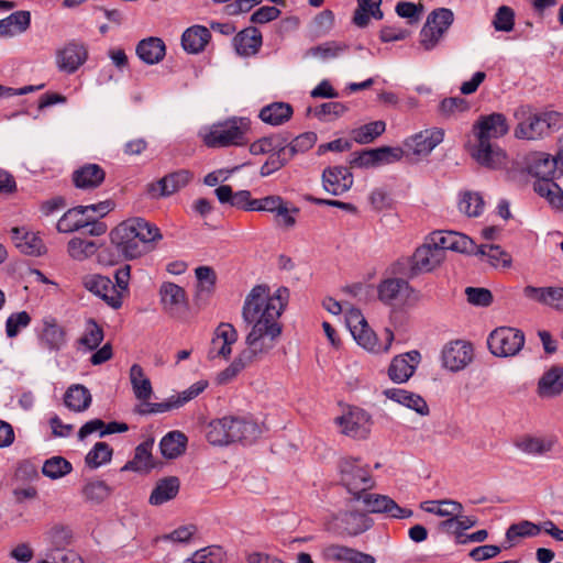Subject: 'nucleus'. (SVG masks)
Returning a JSON list of instances; mask_svg holds the SVG:
<instances>
[{
  "label": "nucleus",
  "mask_w": 563,
  "mask_h": 563,
  "mask_svg": "<svg viewBox=\"0 0 563 563\" xmlns=\"http://www.w3.org/2000/svg\"><path fill=\"white\" fill-rule=\"evenodd\" d=\"M443 261L444 257L441 251L435 249L428 238L427 242L419 246L411 256L410 276L413 277L422 273H430Z\"/></svg>",
  "instance_id": "4468645a"
},
{
  "label": "nucleus",
  "mask_w": 563,
  "mask_h": 563,
  "mask_svg": "<svg viewBox=\"0 0 563 563\" xmlns=\"http://www.w3.org/2000/svg\"><path fill=\"white\" fill-rule=\"evenodd\" d=\"M371 164L372 167H377L385 164H391L399 161L402 157V151L390 146H382L377 148H371Z\"/></svg>",
  "instance_id": "69168bd1"
},
{
  "label": "nucleus",
  "mask_w": 563,
  "mask_h": 563,
  "mask_svg": "<svg viewBox=\"0 0 563 563\" xmlns=\"http://www.w3.org/2000/svg\"><path fill=\"white\" fill-rule=\"evenodd\" d=\"M434 247L441 251L445 258L446 251L459 253H473L475 243L467 235L455 231H435L429 235Z\"/></svg>",
  "instance_id": "ddd939ff"
},
{
  "label": "nucleus",
  "mask_w": 563,
  "mask_h": 563,
  "mask_svg": "<svg viewBox=\"0 0 563 563\" xmlns=\"http://www.w3.org/2000/svg\"><path fill=\"white\" fill-rule=\"evenodd\" d=\"M263 43L261 31L255 26H249L239 32L233 44L240 56L249 57L257 54Z\"/></svg>",
  "instance_id": "a878e982"
},
{
  "label": "nucleus",
  "mask_w": 563,
  "mask_h": 563,
  "mask_svg": "<svg viewBox=\"0 0 563 563\" xmlns=\"http://www.w3.org/2000/svg\"><path fill=\"white\" fill-rule=\"evenodd\" d=\"M526 342L525 333L516 328L499 327L490 332L487 345L492 354L498 357L517 355Z\"/></svg>",
  "instance_id": "423d86ee"
},
{
  "label": "nucleus",
  "mask_w": 563,
  "mask_h": 563,
  "mask_svg": "<svg viewBox=\"0 0 563 563\" xmlns=\"http://www.w3.org/2000/svg\"><path fill=\"white\" fill-rule=\"evenodd\" d=\"M88 217H85L84 210L78 206L68 209L56 224L60 233H73L87 227Z\"/></svg>",
  "instance_id": "49530a36"
},
{
  "label": "nucleus",
  "mask_w": 563,
  "mask_h": 563,
  "mask_svg": "<svg viewBox=\"0 0 563 563\" xmlns=\"http://www.w3.org/2000/svg\"><path fill=\"white\" fill-rule=\"evenodd\" d=\"M135 53L143 63L155 65L164 59L166 45L162 38L150 36L137 43Z\"/></svg>",
  "instance_id": "cd10ccee"
},
{
  "label": "nucleus",
  "mask_w": 563,
  "mask_h": 563,
  "mask_svg": "<svg viewBox=\"0 0 563 563\" xmlns=\"http://www.w3.org/2000/svg\"><path fill=\"white\" fill-rule=\"evenodd\" d=\"M473 358V346L471 343L456 340L448 343L442 350L443 366L452 372L463 369Z\"/></svg>",
  "instance_id": "dca6fc26"
},
{
  "label": "nucleus",
  "mask_w": 563,
  "mask_h": 563,
  "mask_svg": "<svg viewBox=\"0 0 563 563\" xmlns=\"http://www.w3.org/2000/svg\"><path fill=\"white\" fill-rule=\"evenodd\" d=\"M473 253H475L476 255H481L482 257H487L489 264L494 267H509L511 265V256L507 252H505L499 245L482 244L477 246L475 244Z\"/></svg>",
  "instance_id": "3c124183"
},
{
  "label": "nucleus",
  "mask_w": 563,
  "mask_h": 563,
  "mask_svg": "<svg viewBox=\"0 0 563 563\" xmlns=\"http://www.w3.org/2000/svg\"><path fill=\"white\" fill-rule=\"evenodd\" d=\"M82 287L100 297L112 309L122 307L121 296L115 292L112 280L100 274H88L81 278Z\"/></svg>",
  "instance_id": "9d476101"
},
{
  "label": "nucleus",
  "mask_w": 563,
  "mask_h": 563,
  "mask_svg": "<svg viewBox=\"0 0 563 563\" xmlns=\"http://www.w3.org/2000/svg\"><path fill=\"white\" fill-rule=\"evenodd\" d=\"M249 129V119L234 117L212 124L203 135V142L208 147L243 146L247 143Z\"/></svg>",
  "instance_id": "20e7f679"
},
{
  "label": "nucleus",
  "mask_w": 563,
  "mask_h": 563,
  "mask_svg": "<svg viewBox=\"0 0 563 563\" xmlns=\"http://www.w3.org/2000/svg\"><path fill=\"white\" fill-rule=\"evenodd\" d=\"M71 471V463L63 456H52L47 459L42 466L43 475L51 479L62 478Z\"/></svg>",
  "instance_id": "4d7b16f0"
},
{
  "label": "nucleus",
  "mask_w": 563,
  "mask_h": 563,
  "mask_svg": "<svg viewBox=\"0 0 563 563\" xmlns=\"http://www.w3.org/2000/svg\"><path fill=\"white\" fill-rule=\"evenodd\" d=\"M231 443H252L261 433L257 423L240 417H227Z\"/></svg>",
  "instance_id": "b1692460"
},
{
  "label": "nucleus",
  "mask_w": 563,
  "mask_h": 563,
  "mask_svg": "<svg viewBox=\"0 0 563 563\" xmlns=\"http://www.w3.org/2000/svg\"><path fill=\"white\" fill-rule=\"evenodd\" d=\"M545 132L544 120L541 119V115L530 114L517 125L515 135L518 139L536 140L541 137Z\"/></svg>",
  "instance_id": "09e8293b"
},
{
  "label": "nucleus",
  "mask_w": 563,
  "mask_h": 563,
  "mask_svg": "<svg viewBox=\"0 0 563 563\" xmlns=\"http://www.w3.org/2000/svg\"><path fill=\"white\" fill-rule=\"evenodd\" d=\"M290 161V157H288L287 152L282 145L269 154L266 162L262 165L260 173L264 177L269 176L273 173L283 168Z\"/></svg>",
  "instance_id": "338daca9"
},
{
  "label": "nucleus",
  "mask_w": 563,
  "mask_h": 563,
  "mask_svg": "<svg viewBox=\"0 0 563 563\" xmlns=\"http://www.w3.org/2000/svg\"><path fill=\"white\" fill-rule=\"evenodd\" d=\"M211 38L210 31L202 25L188 27L181 35V46L189 54H198L205 49Z\"/></svg>",
  "instance_id": "2f4dec72"
},
{
  "label": "nucleus",
  "mask_w": 563,
  "mask_h": 563,
  "mask_svg": "<svg viewBox=\"0 0 563 563\" xmlns=\"http://www.w3.org/2000/svg\"><path fill=\"white\" fill-rule=\"evenodd\" d=\"M346 49H347V45H345L343 43H338V42L331 41V42H325L321 45L310 47L306 52V56L318 57V58L325 60V59L338 57L341 53H343Z\"/></svg>",
  "instance_id": "680f3d73"
},
{
  "label": "nucleus",
  "mask_w": 563,
  "mask_h": 563,
  "mask_svg": "<svg viewBox=\"0 0 563 563\" xmlns=\"http://www.w3.org/2000/svg\"><path fill=\"white\" fill-rule=\"evenodd\" d=\"M526 169L536 180L559 178L558 161L550 154L534 152L526 158Z\"/></svg>",
  "instance_id": "f3484780"
},
{
  "label": "nucleus",
  "mask_w": 563,
  "mask_h": 563,
  "mask_svg": "<svg viewBox=\"0 0 563 563\" xmlns=\"http://www.w3.org/2000/svg\"><path fill=\"white\" fill-rule=\"evenodd\" d=\"M197 277V289L195 300L197 305L206 303L210 295L213 292L216 285V273L209 266H199L195 271Z\"/></svg>",
  "instance_id": "4c0bfd02"
},
{
  "label": "nucleus",
  "mask_w": 563,
  "mask_h": 563,
  "mask_svg": "<svg viewBox=\"0 0 563 563\" xmlns=\"http://www.w3.org/2000/svg\"><path fill=\"white\" fill-rule=\"evenodd\" d=\"M91 400L89 389L80 384L71 385L64 395L65 406L75 412H81L88 409Z\"/></svg>",
  "instance_id": "79ce46f5"
},
{
  "label": "nucleus",
  "mask_w": 563,
  "mask_h": 563,
  "mask_svg": "<svg viewBox=\"0 0 563 563\" xmlns=\"http://www.w3.org/2000/svg\"><path fill=\"white\" fill-rule=\"evenodd\" d=\"M162 309L173 318H179L188 309L185 289L172 282H164L158 289Z\"/></svg>",
  "instance_id": "1a4fd4ad"
},
{
  "label": "nucleus",
  "mask_w": 563,
  "mask_h": 563,
  "mask_svg": "<svg viewBox=\"0 0 563 563\" xmlns=\"http://www.w3.org/2000/svg\"><path fill=\"white\" fill-rule=\"evenodd\" d=\"M483 208V197L477 192H464L459 202L460 211L468 217H478Z\"/></svg>",
  "instance_id": "774afa93"
},
{
  "label": "nucleus",
  "mask_w": 563,
  "mask_h": 563,
  "mask_svg": "<svg viewBox=\"0 0 563 563\" xmlns=\"http://www.w3.org/2000/svg\"><path fill=\"white\" fill-rule=\"evenodd\" d=\"M444 131L439 128L428 129L416 133L405 141V146L415 155H428L443 141Z\"/></svg>",
  "instance_id": "5701e85b"
},
{
  "label": "nucleus",
  "mask_w": 563,
  "mask_h": 563,
  "mask_svg": "<svg viewBox=\"0 0 563 563\" xmlns=\"http://www.w3.org/2000/svg\"><path fill=\"white\" fill-rule=\"evenodd\" d=\"M294 114V109L288 102H272L263 107L258 118L266 124L278 126L288 122Z\"/></svg>",
  "instance_id": "473e14b6"
},
{
  "label": "nucleus",
  "mask_w": 563,
  "mask_h": 563,
  "mask_svg": "<svg viewBox=\"0 0 563 563\" xmlns=\"http://www.w3.org/2000/svg\"><path fill=\"white\" fill-rule=\"evenodd\" d=\"M371 164L372 167H377L385 164H391L399 161L402 157V151L390 146H382L377 148H371Z\"/></svg>",
  "instance_id": "0e129e2a"
},
{
  "label": "nucleus",
  "mask_w": 563,
  "mask_h": 563,
  "mask_svg": "<svg viewBox=\"0 0 563 563\" xmlns=\"http://www.w3.org/2000/svg\"><path fill=\"white\" fill-rule=\"evenodd\" d=\"M346 324L358 345L372 353H386L394 341L390 329H384V343L379 342L376 333L368 327L367 321L357 308H350L346 312Z\"/></svg>",
  "instance_id": "7ed1b4c3"
},
{
  "label": "nucleus",
  "mask_w": 563,
  "mask_h": 563,
  "mask_svg": "<svg viewBox=\"0 0 563 563\" xmlns=\"http://www.w3.org/2000/svg\"><path fill=\"white\" fill-rule=\"evenodd\" d=\"M555 444L552 438L525 435L516 442V446L530 455H543L550 452Z\"/></svg>",
  "instance_id": "c03bdc74"
},
{
  "label": "nucleus",
  "mask_w": 563,
  "mask_h": 563,
  "mask_svg": "<svg viewBox=\"0 0 563 563\" xmlns=\"http://www.w3.org/2000/svg\"><path fill=\"white\" fill-rule=\"evenodd\" d=\"M453 21L454 14L450 9L438 8L431 11L420 31V45L426 51L433 49L452 25Z\"/></svg>",
  "instance_id": "0eeeda50"
},
{
  "label": "nucleus",
  "mask_w": 563,
  "mask_h": 563,
  "mask_svg": "<svg viewBox=\"0 0 563 563\" xmlns=\"http://www.w3.org/2000/svg\"><path fill=\"white\" fill-rule=\"evenodd\" d=\"M88 57L87 47L82 43L71 41L57 53V64L60 70L75 73Z\"/></svg>",
  "instance_id": "4be33fe9"
},
{
  "label": "nucleus",
  "mask_w": 563,
  "mask_h": 563,
  "mask_svg": "<svg viewBox=\"0 0 563 563\" xmlns=\"http://www.w3.org/2000/svg\"><path fill=\"white\" fill-rule=\"evenodd\" d=\"M41 341L51 351H58L65 344V330L57 323L54 317L48 316L43 319Z\"/></svg>",
  "instance_id": "72a5a7b5"
},
{
  "label": "nucleus",
  "mask_w": 563,
  "mask_h": 563,
  "mask_svg": "<svg viewBox=\"0 0 563 563\" xmlns=\"http://www.w3.org/2000/svg\"><path fill=\"white\" fill-rule=\"evenodd\" d=\"M420 361L421 355L417 350L396 355L388 367L389 378L397 384L407 382L413 375Z\"/></svg>",
  "instance_id": "6ab92c4d"
},
{
  "label": "nucleus",
  "mask_w": 563,
  "mask_h": 563,
  "mask_svg": "<svg viewBox=\"0 0 563 563\" xmlns=\"http://www.w3.org/2000/svg\"><path fill=\"white\" fill-rule=\"evenodd\" d=\"M238 331L231 323H220L211 342V352L216 351V356L228 360L232 353V345L238 341Z\"/></svg>",
  "instance_id": "393cba45"
},
{
  "label": "nucleus",
  "mask_w": 563,
  "mask_h": 563,
  "mask_svg": "<svg viewBox=\"0 0 563 563\" xmlns=\"http://www.w3.org/2000/svg\"><path fill=\"white\" fill-rule=\"evenodd\" d=\"M154 445L153 439H147L135 448L134 456L129 461L123 470H131L135 472H148L154 467L152 449Z\"/></svg>",
  "instance_id": "e433bc0d"
},
{
  "label": "nucleus",
  "mask_w": 563,
  "mask_h": 563,
  "mask_svg": "<svg viewBox=\"0 0 563 563\" xmlns=\"http://www.w3.org/2000/svg\"><path fill=\"white\" fill-rule=\"evenodd\" d=\"M11 234L15 246L22 253L38 256L45 252V245L37 234L27 232L24 228H12Z\"/></svg>",
  "instance_id": "c756f323"
},
{
  "label": "nucleus",
  "mask_w": 563,
  "mask_h": 563,
  "mask_svg": "<svg viewBox=\"0 0 563 563\" xmlns=\"http://www.w3.org/2000/svg\"><path fill=\"white\" fill-rule=\"evenodd\" d=\"M334 519L340 533L346 536L361 534L371 527L368 517L357 511L341 512Z\"/></svg>",
  "instance_id": "c85d7f7f"
},
{
  "label": "nucleus",
  "mask_w": 563,
  "mask_h": 563,
  "mask_svg": "<svg viewBox=\"0 0 563 563\" xmlns=\"http://www.w3.org/2000/svg\"><path fill=\"white\" fill-rule=\"evenodd\" d=\"M228 423L227 417L209 422L206 429V439L210 444L219 446L231 444Z\"/></svg>",
  "instance_id": "864d4df0"
},
{
  "label": "nucleus",
  "mask_w": 563,
  "mask_h": 563,
  "mask_svg": "<svg viewBox=\"0 0 563 563\" xmlns=\"http://www.w3.org/2000/svg\"><path fill=\"white\" fill-rule=\"evenodd\" d=\"M341 432L353 439H366L371 432V416L360 408H353L335 419Z\"/></svg>",
  "instance_id": "f8f14e48"
},
{
  "label": "nucleus",
  "mask_w": 563,
  "mask_h": 563,
  "mask_svg": "<svg viewBox=\"0 0 563 563\" xmlns=\"http://www.w3.org/2000/svg\"><path fill=\"white\" fill-rule=\"evenodd\" d=\"M420 508L426 512L434 514L439 517L459 515L463 510L461 503L451 499L422 501Z\"/></svg>",
  "instance_id": "603ef678"
},
{
  "label": "nucleus",
  "mask_w": 563,
  "mask_h": 563,
  "mask_svg": "<svg viewBox=\"0 0 563 563\" xmlns=\"http://www.w3.org/2000/svg\"><path fill=\"white\" fill-rule=\"evenodd\" d=\"M384 394L388 399L406 406L407 408L415 410L421 416H427L430 412L426 400L412 391H408L401 388H389L386 389Z\"/></svg>",
  "instance_id": "7c9ffc66"
},
{
  "label": "nucleus",
  "mask_w": 563,
  "mask_h": 563,
  "mask_svg": "<svg viewBox=\"0 0 563 563\" xmlns=\"http://www.w3.org/2000/svg\"><path fill=\"white\" fill-rule=\"evenodd\" d=\"M386 130V123L382 120L373 121L352 131L353 141L358 144H368L380 136Z\"/></svg>",
  "instance_id": "6e6d98bb"
},
{
  "label": "nucleus",
  "mask_w": 563,
  "mask_h": 563,
  "mask_svg": "<svg viewBox=\"0 0 563 563\" xmlns=\"http://www.w3.org/2000/svg\"><path fill=\"white\" fill-rule=\"evenodd\" d=\"M318 137L314 132H305L296 136L289 144H284L283 147L292 159L297 154H302L313 147Z\"/></svg>",
  "instance_id": "052dcab7"
},
{
  "label": "nucleus",
  "mask_w": 563,
  "mask_h": 563,
  "mask_svg": "<svg viewBox=\"0 0 563 563\" xmlns=\"http://www.w3.org/2000/svg\"><path fill=\"white\" fill-rule=\"evenodd\" d=\"M159 229L143 218L121 222L110 233V240L126 260H135L152 252L162 240Z\"/></svg>",
  "instance_id": "f03ea898"
},
{
  "label": "nucleus",
  "mask_w": 563,
  "mask_h": 563,
  "mask_svg": "<svg viewBox=\"0 0 563 563\" xmlns=\"http://www.w3.org/2000/svg\"><path fill=\"white\" fill-rule=\"evenodd\" d=\"M533 189L540 197L544 198L554 210H563V189L554 179L536 180Z\"/></svg>",
  "instance_id": "ea45409f"
},
{
  "label": "nucleus",
  "mask_w": 563,
  "mask_h": 563,
  "mask_svg": "<svg viewBox=\"0 0 563 563\" xmlns=\"http://www.w3.org/2000/svg\"><path fill=\"white\" fill-rule=\"evenodd\" d=\"M371 164L372 167H377L385 164H391L399 161L402 157V151L390 146H382L377 148H371Z\"/></svg>",
  "instance_id": "e2e57ef3"
},
{
  "label": "nucleus",
  "mask_w": 563,
  "mask_h": 563,
  "mask_svg": "<svg viewBox=\"0 0 563 563\" xmlns=\"http://www.w3.org/2000/svg\"><path fill=\"white\" fill-rule=\"evenodd\" d=\"M180 487V482L176 476H169L159 479L150 496V504L154 506L163 505L174 499Z\"/></svg>",
  "instance_id": "f704fd0d"
},
{
  "label": "nucleus",
  "mask_w": 563,
  "mask_h": 563,
  "mask_svg": "<svg viewBox=\"0 0 563 563\" xmlns=\"http://www.w3.org/2000/svg\"><path fill=\"white\" fill-rule=\"evenodd\" d=\"M130 382L134 396L139 400H148L153 394L151 380L145 376L141 365L133 364L130 368Z\"/></svg>",
  "instance_id": "de8ad7c7"
},
{
  "label": "nucleus",
  "mask_w": 563,
  "mask_h": 563,
  "mask_svg": "<svg viewBox=\"0 0 563 563\" xmlns=\"http://www.w3.org/2000/svg\"><path fill=\"white\" fill-rule=\"evenodd\" d=\"M471 155L481 166L489 169H501L507 165L505 151L493 142L475 144L472 147Z\"/></svg>",
  "instance_id": "412c9836"
},
{
  "label": "nucleus",
  "mask_w": 563,
  "mask_h": 563,
  "mask_svg": "<svg viewBox=\"0 0 563 563\" xmlns=\"http://www.w3.org/2000/svg\"><path fill=\"white\" fill-rule=\"evenodd\" d=\"M540 526L528 520H523L519 523H514L506 531V540L508 544L504 545L503 548L509 549L512 547V542L517 538L536 537L540 533Z\"/></svg>",
  "instance_id": "13d9d810"
},
{
  "label": "nucleus",
  "mask_w": 563,
  "mask_h": 563,
  "mask_svg": "<svg viewBox=\"0 0 563 563\" xmlns=\"http://www.w3.org/2000/svg\"><path fill=\"white\" fill-rule=\"evenodd\" d=\"M322 185L325 191L341 196L353 185V175L347 167L330 166L322 173Z\"/></svg>",
  "instance_id": "aec40b11"
},
{
  "label": "nucleus",
  "mask_w": 563,
  "mask_h": 563,
  "mask_svg": "<svg viewBox=\"0 0 563 563\" xmlns=\"http://www.w3.org/2000/svg\"><path fill=\"white\" fill-rule=\"evenodd\" d=\"M112 448L106 442H97L85 457L86 465L90 468H98L111 461Z\"/></svg>",
  "instance_id": "bf43d9fd"
},
{
  "label": "nucleus",
  "mask_w": 563,
  "mask_h": 563,
  "mask_svg": "<svg viewBox=\"0 0 563 563\" xmlns=\"http://www.w3.org/2000/svg\"><path fill=\"white\" fill-rule=\"evenodd\" d=\"M363 500L366 509L372 514H385L390 518L405 519L412 516V510L400 507L394 499L386 495L369 494L365 492Z\"/></svg>",
  "instance_id": "2eb2a0df"
},
{
  "label": "nucleus",
  "mask_w": 563,
  "mask_h": 563,
  "mask_svg": "<svg viewBox=\"0 0 563 563\" xmlns=\"http://www.w3.org/2000/svg\"><path fill=\"white\" fill-rule=\"evenodd\" d=\"M192 177V173L188 169H179L164 176L156 183L150 184L147 191L153 197H168L186 187Z\"/></svg>",
  "instance_id": "a211bd4d"
},
{
  "label": "nucleus",
  "mask_w": 563,
  "mask_h": 563,
  "mask_svg": "<svg viewBox=\"0 0 563 563\" xmlns=\"http://www.w3.org/2000/svg\"><path fill=\"white\" fill-rule=\"evenodd\" d=\"M289 292L285 287L271 295L266 285H256L245 298L242 318L253 324L245 338L246 346L235 356L228 367L217 375V383L225 385L243 369L261 361L277 344L283 332L279 318L288 302Z\"/></svg>",
  "instance_id": "f257e3e1"
},
{
  "label": "nucleus",
  "mask_w": 563,
  "mask_h": 563,
  "mask_svg": "<svg viewBox=\"0 0 563 563\" xmlns=\"http://www.w3.org/2000/svg\"><path fill=\"white\" fill-rule=\"evenodd\" d=\"M31 25L30 11L20 10L0 20V37L12 36L14 33H23Z\"/></svg>",
  "instance_id": "58836bf2"
},
{
  "label": "nucleus",
  "mask_w": 563,
  "mask_h": 563,
  "mask_svg": "<svg viewBox=\"0 0 563 563\" xmlns=\"http://www.w3.org/2000/svg\"><path fill=\"white\" fill-rule=\"evenodd\" d=\"M104 178L106 172L98 164H85L73 173V183L80 189L98 188Z\"/></svg>",
  "instance_id": "bb28decb"
},
{
  "label": "nucleus",
  "mask_w": 563,
  "mask_h": 563,
  "mask_svg": "<svg viewBox=\"0 0 563 563\" xmlns=\"http://www.w3.org/2000/svg\"><path fill=\"white\" fill-rule=\"evenodd\" d=\"M98 250L95 241L75 236L67 243V253L75 261H85L91 257Z\"/></svg>",
  "instance_id": "5fc2aeb1"
},
{
  "label": "nucleus",
  "mask_w": 563,
  "mask_h": 563,
  "mask_svg": "<svg viewBox=\"0 0 563 563\" xmlns=\"http://www.w3.org/2000/svg\"><path fill=\"white\" fill-rule=\"evenodd\" d=\"M111 494L112 488L104 481L100 479L88 481L81 489L85 501L93 505L102 504Z\"/></svg>",
  "instance_id": "8fccbe9b"
},
{
  "label": "nucleus",
  "mask_w": 563,
  "mask_h": 563,
  "mask_svg": "<svg viewBox=\"0 0 563 563\" xmlns=\"http://www.w3.org/2000/svg\"><path fill=\"white\" fill-rule=\"evenodd\" d=\"M507 119L503 113H492L482 115L473 126L476 144L482 142L490 143L493 139H498L508 133Z\"/></svg>",
  "instance_id": "9b49d317"
},
{
  "label": "nucleus",
  "mask_w": 563,
  "mask_h": 563,
  "mask_svg": "<svg viewBox=\"0 0 563 563\" xmlns=\"http://www.w3.org/2000/svg\"><path fill=\"white\" fill-rule=\"evenodd\" d=\"M382 0H357V8L353 15V23L358 27L368 25L371 18L382 20L384 13L380 10Z\"/></svg>",
  "instance_id": "a19ab883"
},
{
  "label": "nucleus",
  "mask_w": 563,
  "mask_h": 563,
  "mask_svg": "<svg viewBox=\"0 0 563 563\" xmlns=\"http://www.w3.org/2000/svg\"><path fill=\"white\" fill-rule=\"evenodd\" d=\"M378 299L393 308H402L411 300L417 299L416 290L402 278H387L377 287Z\"/></svg>",
  "instance_id": "6e6552de"
},
{
  "label": "nucleus",
  "mask_w": 563,
  "mask_h": 563,
  "mask_svg": "<svg viewBox=\"0 0 563 563\" xmlns=\"http://www.w3.org/2000/svg\"><path fill=\"white\" fill-rule=\"evenodd\" d=\"M187 445V437L180 431H170L159 442V449L166 459H176L181 455Z\"/></svg>",
  "instance_id": "a18cd8bd"
},
{
  "label": "nucleus",
  "mask_w": 563,
  "mask_h": 563,
  "mask_svg": "<svg viewBox=\"0 0 563 563\" xmlns=\"http://www.w3.org/2000/svg\"><path fill=\"white\" fill-rule=\"evenodd\" d=\"M45 541L49 545L51 551L59 552L67 549V547L71 543L73 540V531L71 529L62 523L53 525L45 532Z\"/></svg>",
  "instance_id": "37998d69"
},
{
  "label": "nucleus",
  "mask_w": 563,
  "mask_h": 563,
  "mask_svg": "<svg viewBox=\"0 0 563 563\" xmlns=\"http://www.w3.org/2000/svg\"><path fill=\"white\" fill-rule=\"evenodd\" d=\"M339 471L340 483L355 500H361L363 494L375 486L369 466L364 464L361 459L351 456L341 459Z\"/></svg>",
  "instance_id": "39448f33"
},
{
  "label": "nucleus",
  "mask_w": 563,
  "mask_h": 563,
  "mask_svg": "<svg viewBox=\"0 0 563 563\" xmlns=\"http://www.w3.org/2000/svg\"><path fill=\"white\" fill-rule=\"evenodd\" d=\"M563 391V367L552 366L538 383V394L541 397H553Z\"/></svg>",
  "instance_id": "c9c22d12"
}]
</instances>
